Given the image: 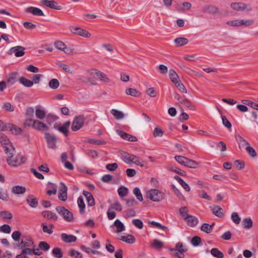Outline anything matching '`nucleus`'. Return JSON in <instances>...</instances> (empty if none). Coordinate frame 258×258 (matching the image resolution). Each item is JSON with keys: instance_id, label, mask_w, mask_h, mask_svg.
<instances>
[{"instance_id": "nucleus-46", "label": "nucleus", "mask_w": 258, "mask_h": 258, "mask_svg": "<svg viewBox=\"0 0 258 258\" xmlns=\"http://www.w3.org/2000/svg\"><path fill=\"white\" fill-rule=\"evenodd\" d=\"M0 217L3 219H11L13 218V215L8 211H4L0 213Z\"/></svg>"}, {"instance_id": "nucleus-42", "label": "nucleus", "mask_w": 258, "mask_h": 258, "mask_svg": "<svg viewBox=\"0 0 258 258\" xmlns=\"http://www.w3.org/2000/svg\"><path fill=\"white\" fill-rule=\"evenodd\" d=\"M52 253L56 258H61L63 255V253L61 249L58 247L53 248L52 251Z\"/></svg>"}, {"instance_id": "nucleus-57", "label": "nucleus", "mask_w": 258, "mask_h": 258, "mask_svg": "<svg viewBox=\"0 0 258 258\" xmlns=\"http://www.w3.org/2000/svg\"><path fill=\"white\" fill-rule=\"evenodd\" d=\"M128 192V189L125 187H120L118 189V193L120 197H123L125 196Z\"/></svg>"}, {"instance_id": "nucleus-55", "label": "nucleus", "mask_w": 258, "mask_h": 258, "mask_svg": "<svg viewBox=\"0 0 258 258\" xmlns=\"http://www.w3.org/2000/svg\"><path fill=\"white\" fill-rule=\"evenodd\" d=\"M54 128L57 129L58 131L63 134L66 136L68 135L69 130L63 125L60 127H58L56 124L54 125Z\"/></svg>"}, {"instance_id": "nucleus-62", "label": "nucleus", "mask_w": 258, "mask_h": 258, "mask_svg": "<svg viewBox=\"0 0 258 258\" xmlns=\"http://www.w3.org/2000/svg\"><path fill=\"white\" fill-rule=\"evenodd\" d=\"M146 93L150 97H155L156 96L157 93L154 88L151 87L147 89Z\"/></svg>"}, {"instance_id": "nucleus-39", "label": "nucleus", "mask_w": 258, "mask_h": 258, "mask_svg": "<svg viewBox=\"0 0 258 258\" xmlns=\"http://www.w3.org/2000/svg\"><path fill=\"white\" fill-rule=\"evenodd\" d=\"M42 230L45 233H47L49 234H51L52 233L53 231L52 229L53 228L54 226L52 224H49L48 226L46 225L44 223L42 224Z\"/></svg>"}, {"instance_id": "nucleus-52", "label": "nucleus", "mask_w": 258, "mask_h": 258, "mask_svg": "<svg viewBox=\"0 0 258 258\" xmlns=\"http://www.w3.org/2000/svg\"><path fill=\"white\" fill-rule=\"evenodd\" d=\"M152 246L155 248L160 249L163 246V243L160 240L155 239L152 243Z\"/></svg>"}, {"instance_id": "nucleus-49", "label": "nucleus", "mask_w": 258, "mask_h": 258, "mask_svg": "<svg viewBox=\"0 0 258 258\" xmlns=\"http://www.w3.org/2000/svg\"><path fill=\"white\" fill-rule=\"evenodd\" d=\"M38 247L40 249L47 251L50 248V246L46 242L41 241L39 243Z\"/></svg>"}, {"instance_id": "nucleus-7", "label": "nucleus", "mask_w": 258, "mask_h": 258, "mask_svg": "<svg viewBox=\"0 0 258 258\" xmlns=\"http://www.w3.org/2000/svg\"><path fill=\"white\" fill-rule=\"evenodd\" d=\"M56 211L59 215L63 217L66 221L71 222L73 220V214L64 207L61 206L57 207Z\"/></svg>"}, {"instance_id": "nucleus-24", "label": "nucleus", "mask_w": 258, "mask_h": 258, "mask_svg": "<svg viewBox=\"0 0 258 258\" xmlns=\"http://www.w3.org/2000/svg\"><path fill=\"white\" fill-rule=\"evenodd\" d=\"M176 47H181L188 43V40L184 37H178L174 40Z\"/></svg>"}, {"instance_id": "nucleus-53", "label": "nucleus", "mask_w": 258, "mask_h": 258, "mask_svg": "<svg viewBox=\"0 0 258 258\" xmlns=\"http://www.w3.org/2000/svg\"><path fill=\"white\" fill-rule=\"evenodd\" d=\"M163 131L159 127H156L153 131V135L154 137H161L163 135Z\"/></svg>"}, {"instance_id": "nucleus-15", "label": "nucleus", "mask_w": 258, "mask_h": 258, "mask_svg": "<svg viewBox=\"0 0 258 258\" xmlns=\"http://www.w3.org/2000/svg\"><path fill=\"white\" fill-rule=\"evenodd\" d=\"M41 3L42 5L52 9L60 10L62 9V7L58 5L57 3L54 1L42 0L41 1Z\"/></svg>"}, {"instance_id": "nucleus-8", "label": "nucleus", "mask_w": 258, "mask_h": 258, "mask_svg": "<svg viewBox=\"0 0 258 258\" xmlns=\"http://www.w3.org/2000/svg\"><path fill=\"white\" fill-rule=\"evenodd\" d=\"M54 46L58 50L68 54H73L75 53L74 49L68 47L67 45L60 40L55 41L54 43Z\"/></svg>"}, {"instance_id": "nucleus-16", "label": "nucleus", "mask_w": 258, "mask_h": 258, "mask_svg": "<svg viewBox=\"0 0 258 258\" xmlns=\"http://www.w3.org/2000/svg\"><path fill=\"white\" fill-rule=\"evenodd\" d=\"M34 246V241L31 237L23 238L18 246L21 249L22 247H33Z\"/></svg>"}, {"instance_id": "nucleus-30", "label": "nucleus", "mask_w": 258, "mask_h": 258, "mask_svg": "<svg viewBox=\"0 0 258 258\" xmlns=\"http://www.w3.org/2000/svg\"><path fill=\"white\" fill-rule=\"evenodd\" d=\"M169 76L170 80L174 84L180 81L178 74L173 70H170L169 71Z\"/></svg>"}, {"instance_id": "nucleus-28", "label": "nucleus", "mask_w": 258, "mask_h": 258, "mask_svg": "<svg viewBox=\"0 0 258 258\" xmlns=\"http://www.w3.org/2000/svg\"><path fill=\"white\" fill-rule=\"evenodd\" d=\"M213 213L218 217H222L224 214L222 212V209L219 206H215L211 208Z\"/></svg>"}, {"instance_id": "nucleus-45", "label": "nucleus", "mask_w": 258, "mask_h": 258, "mask_svg": "<svg viewBox=\"0 0 258 258\" xmlns=\"http://www.w3.org/2000/svg\"><path fill=\"white\" fill-rule=\"evenodd\" d=\"M59 85V82L56 79H52L49 82V86L53 89H57Z\"/></svg>"}, {"instance_id": "nucleus-17", "label": "nucleus", "mask_w": 258, "mask_h": 258, "mask_svg": "<svg viewBox=\"0 0 258 258\" xmlns=\"http://www.w3.org/2000/svg\"><path fill=\"white\" fill-rule=\"evenodd\" d=\"M184 220L186 222L188 226L192 227L196 226L199 222L197 218L190 215L186 216Z\"/></svg>"}, {"instance_id": "nucleus-19", "label": "nucleus", "mask_w": 258, "mask_h": 258, "mask_svg": "<svg viewBox=\"0 0 258 258\" xmlns=\"http://www.w3.org/2000/svg\"><path fill=\"white\" fill-rule=\"evenodd\" d=\"M116 132L123 139L131 142L137 141V139L135 136H132L118 130H116Z\"/></svg>"}, {"instance_id": "nucleus-14", "label": "nucleus", "mask_w": 258, "mask_h": 258, "mask_svg": "<svg viewBox=\"0 0 258 258\" xmlns=\"http://www.w3.org/2000/svg\"><path fill=\"white\" fill-rule=\"evenodd\" d=\"M58 198L62 201H66L67 200V187L63 183H60V186L59 189Z\"/></svg>"}, {"instance_id": "nucleus-23", "label": "nucleus", "mask_w": 258, "mask_h": 258, "mask_svg": "<svg viewBox=\"0 0 258 258\" xmlns=\"http://www.w3.org/2000/svg\"><path fill=\"white\" fill-rule=\"evenodd\" d=\"M42 215L44 218H47L49 220H53L54 221H56L58 218L57 215L55 213L48 211L43 212L42 213Z\"/></svg>"}, {"instance_id": "nucleus-35", "label": "nucleus", "mask_w": 258, "mask_h": 258, "mask_svg": "<svg viewBox=\"0 0 258 258\" xmlns=\"http://www.w3.org/2000/svg\"><path fill=\"white\" fill-rule=\"evenodd\" d=\"M125 93L127 95H131L134 97L139 96L141 95L140 92L134 88H127L125 90Z\"/></svg>"}, {"instance_id": "nucleus-41", "label": "nucleus", "mask_w": 258, "mask_h": 258, "mask_svg": "<svg viewBox=\"0 0 258 258\" xmlns=\"http://www.w3.org/2000/svg\"><path fill=\"white\" fill-rule=\"evenodd\" d=\"M201 230L209 234L212 231V227L208 223H204L201 227Z\"/></svg>"}, {"instance_id": "nucleus-60", "label": "nucleus", "mask_w": 258, "mask_h": 258, "mask_svg": "<svg viewBox=\"0 0 258 258\" xmlns=\"http://www.w3.org/2000/svg\"><path fill=\"white\" fill-rule=\"evenodd\" d=\"M172 188L177 197H178L180 199H181L182 200H184L183 196L180 192L179 190L177 189L174 185H172Z\"/></svg>"}, {"instance_id": "nucleus-38", "label": "nucleus", "mask_w": 258, "mask_h": 258, "mask_svg": "<svg viewBox=\"0 0 258 258\" xmlns=\"http://www.w3.org/2000/svg\"><path fill=\"white\" fill-rule=\"evenodd\" d=\"M211 253L213 256L217 258H223L224 254L216 248H213L211 250Z\"/></svg>"}, {"instance_id": "nucleus-20", "label": "nucleus", "mask_w": 258, "mask_h": 258, "mask_svg": "<svg viewBox=\"0 0 258 258\" xmlns=\"http://www.w3.org/2000/svg\"><path fill=\"white\" fill-rule=\"evenodd\" d=\"M7 130H10L13 134L15 135H20L22 133V129L21 128L12 124H7Z\"/></svg>"}, {"instance_id": "nucleus-33", "label": "nucleus", "mask_w": 258, "mask_h": 258, "mask_svg": "<svg viewBox=\"0 0 258 258\" xmlns=\"http://www.w3.org/2000/svg\"><path fill=\"white\" fill-rule=\"evenodd\" d=\"M226 24L231 27H241L240 19L229 20L226 22Z\"/></svg>"}, {"instance_id": "nucleus-36", "label": "nucleus", "mask_w": 258, "mask_h": 258, "mask_svg": "<svg viewBox=\"0 0 258 258\" xmlns=\"http://www.w3.org/2000/svg\"><path fill=\"white\" fill-rule=\"evenodd\" d=\"M242 226L246 229H249L252 227V221L249 218H245L242 221Z\"/></svg>"}, {"instance_id": "nucleus-26", "label": "nucleus", "mask_w": 258, "mask_h": 258, "mask_svg": "<svg viewBox=\"0 0 258 258\" xmlns=\"http://www.w3.org/2000/svg\"><path fill=\"white\" fill-rule=\"evenodd\" d=\"M114 226L116 228V233H120L125 230V226L118 219L115 221Z\"/></svg>"}, {"instance_id": "nucleus-47", "label": "nucleus", "mask_w": 258, "mask_h": 258, "mask_svg": "<svg viewBox=\"0 0 258 258\" xmlns=\"http://www.w3.org/2000/svg\"><path fill=\"white\" fill-rule=\"evenodd\" d=\"M81 81L86 84H90L92 86H95L97 84V83L95 81H92L91 79L87 77H83L81 78Z\"/></svg>"}, {"instance_id": "nucleus-61", "label": "nucleus", "mask_w": 258, "mask_h": 258, "mask_svg": "<svg viewBox=\"0 0 258 258\" xmlns=\"http://www.w3.org/2000/svg\"><path fill=\"white\" fill-rule=\"evenodd\" d=\"M182 104H184L185 106L189 108L190 110H195L196 109L195 106L191 103V102L189 100H188L186 98L185 99H184V101Z\"/></svg>"}, {"instance_id": "nucleus-1", "label": "nucleus", "mask_w": 258, "mask_h": 258, "mask_svg": "<svg viewBox=\"0 0 258 258\" xmlns=\"http://www.w3.org/2000/svg\"><path fill=\"white\" fill-rule=\"evenodd\" d=\"M0 142L4 146L7 154V161L10 166L16 167L26 162V158L25 157L18 156L16 160L12 161L11 160V158L16 154V152L9 138L2 133H0Z\"/></svg>"}, {"instance_id": "nucleus-37", "label": "nucleus", "mask_w": 258, "mask_h": 258, "mask_svg": "<svg viewBox=\"0 0 258 258\" xmlns=\"http://www.w3.org/2000/svg\"><path fill=\"white\" fill-rule=\"evenodd\" d=\"M119 239L128 243H133L135 240L134 237L130 234L127 235L126 236H121Z\"/></svg>"}, {"instance_id": "nucleus-59", "label": "nucleus", "mask_w": 258, "mask_h": 258, "mask_svg": "<svg viewBox=\"0 0 258 258\" xmlns=\"http://www.w3.org/2000/svg\"><path fill=\"white\" fill-rule=\"evenodd\" d=\"M234 164L236 168L239 170L242 169L245 166L244 162L239 160H235L234 162Z\"/></svg>"}, {"instance_id": "nucleus-6", "label": "nucleus", "mask_w": 258, "mask_h": 258, "mask_svg": "<svg viewBox=\"0 0 258 258\" xmlns=\"http://www.w3.org/2000/svg\"><path fill=\"white\" fill-rule=\"evenodd\" d=\"M85 118L83 115L76 116L72 122V130L76 132L81 129L84 125Z\"/></svg>"}, {"instance_id": "nucleus-13", "label": "nucleus", "mask_w": 258, "mask_h": 258, "mask_svg": "<svg viewBox=\"0 0 258 258\" xmlns=\"http://www.w3.org/2000/svg\"><path fill=\"white\" fill-rule=\"evenodd\" d=\"M33 128L39 131H47L49 130V127L44 122L38 120L34 121Z\"/></svg>"}, {"instance_id": "nucleus-32", "label": "nucleus", "mask_w": 258, "mask_h": 258, "mask_svg": "<svg viewBox=\"0 0 258 258\" xmlns=\"http://www.w3.org/2000/svg\"><path fill=\"white\" fill-rule=\"evenodd\" d=\"M254 23V21L252 19H240L241 27H248L252 26Z\"/></svg>"}, {"instance_id": "nucleus-25", "label": "nucleus", "mask_w": 258, "mask_h": 258, "mask_svg": "<svg viewBox=\"0 0 258 258\" xmlns=\"http://www.w3.org/2000/svg\"><path fill=\"white\" fill-rule=\"evenodd\" d=\"M26 190V188L24 186L20 185L14 186L12 188V192L16 195L23 194Z\"/></svg>"}, {"instance_id": "nucleus-4", "label": "nucleus", "mask_w": 258, "mask_h": 258, "mask_svg": "<svg viewBox=\"0 0 258 258\" xmlns=\"http://www.w3.org/2000/svg\"><path fill=\"white\" fill-rule=\"evenodd\" d=\"M146 197L152 201L159 202L164 199L165 195L157 189H151L147 192Z\"/></svg>"}, {"instance_id": "nucleus-27", "label": "nucleus", "mask_w": 258, "mask_h": 258, "mask_svg": "<svg viewBox=\"0 0 258 258\" xmlns=\"http://www.w3.org/2000/svg\"><path fill=\"white\" fill-rule=\"evenodd\" d=\"M35 115L38 119L42 120L46 117V112L44 110L37 107L35 110Z\"/></svg>"}, {"instance_id": "nucleus-58", "label": "nucleus", "mask_w": 258, "mask_h": 258, "mask_svg": "<svg viewBox=\"0 0 258 258\" xmlns=\"http://www.w3.org/2000/svg\"><path fill=\"white\" fill-rule=\"evenodd\" d=\"M2 108L7 111L13 112L14 110L13 106L9 102L4 103Z\"/></svg>"}, {"instance_id": "nucleus-9", "label": "nucleus", "mask_w": 258, "mask_h": 258, "mask_svg": "<svg viewBox=\"0 0 258 258\" xmlns=\"http://www.w3.org/2000/svg\"><path fill=\"white\" fill-rule=\"evenodd\" d=\"M45 138L47 144L48 148L55 149L56 148V138L48 133H45Z\"/></svg>"}, {"instance_id": "nucleus-48", "label": "nucleus", "mask_w": 258, "mask_h": 258, "mask_svg": "<svg viewBox=\"0 0 258 258\" xmlns=\"http://www.w3.org/2000/svg\"><path fill=\"white\" fill-rule=\"evenodd\" d=\"M231 219L233 223L237 225L240 223L241 218L236 212H233L231 214Z\"/></svg>"}, {"instance_id": "nucleus-50", "label": "nucleus", "mask_w": 258, "mask_h": 258, "mask_svg": "<svg viewBox=\"0 0 258 258\" xmlns=\"http://www.w3.org/2000/svg\"><path fill=\"white\" fill-rule=\"evenodd\" d=\"M78 204L80 209V212L81 213L84 212V209L85 208V204L84 202V200L82 197H80L78 199Z\"/></svg>"}, {"instance_id": "nucleus-40", "label": "nucleus", "mask_w": 258, "mask_h": 258, "mask_svg": "<svg viewBox=\"0 0 258 258\" xmlns=\"http://www.w3.org/2000/svg\"><path fill=\"white\" fill-rule=\"evenodd\" d=\"M181 7H179L178 10L180 11H186L189 10L191 8V4L187 2H183Z\"/></svg>"}, {"instance_id": "nucleus-21", "label": "nucleus", "mask_w": 258, "mask_h": 258, "mask_svg": "<svg viewBox=\"0 0 258 258\" xmlns=\"http://www.w3.org/2000/svg\"><path fill=\"white\" fill-rule=\"evenodd\" d=\"M62 239L67 243L75 242L77 240V237L73 235H68L66 233H62L61 235Z\"/></svg>"}, {"instance_id": "nucleus-63", "label": "nucleus", "mask_w": 258, "mask_h": 258, "mask_svg": "<svg viewBox=\"0 0 258 258\" xmlns=\"http://www.w3.org/2000/svg\"><path fill=\"white\" fill-rule=\"evenodd\" d=\"M30 247H22V252H23L25 255L26 254L28 255H32L33 254V247L32 248H29Z\"/></svg>"}, {"instance_id": "nucleus-12", "label": "nucleus", "mask_w": 258, "mask_h": 258, "mask_svg": "<svg viewBox=\"0 0 258 258\" xmlns=\"http://www.w3.org/2000/svg\"><path fill=\"white\" fill-rule=\"evenodd\" d=\"M203 12L210 15H216L219 12V9L213 5H205L203 7Z\"/></svg>"}, {"instance_id": "nucleus-29", "label": "nucleus", "mask_w": 258, "mask_h": 258, "mask_svg": "<svg viewBox=\"0 0 258 258\" xmlns=\"http://www.w3.org/2000/svg\"><path fill=\"white\" fill-rule=\"evenodd\" d=\"M19 81L21 84L26 87H31L34 84L33 81L26 79L24 77H20L19 79Z\"/></svg>"}, {"instance_id": "nucleus-3", "label": "nucleus", "mask_w": 258, "mask_h": 258, "mask_svg": "<svg viewBox=\"0 0 258 258\" xmlns=\"http://www.w3.org/2000/svg\"><path fill=\"white\" fill-rule=\"evenodd\" d=\"M231 9L237 12L249 13L253 10L251 4L243 2H233L230 4Z\"/></svg>"}, {"instance_id": "nucleus-43", "label": "nucleus", "mask_w": 258, "mask_h": 258, "mask_svg": "<svg viewBox=\"0 0 258 258\" xmlns=\"http://www.w3.org/2000/svg\"><path fill=\"white\" fill-rule=\"evenodd\" d=\"M176 87L182 93H187V91L185 86L180 81H178L174 83Z\"/></svg>"}, {"instance_id": "nucleus-34", "label": "nucleus", "mask_w": 258, "mask_h": 258, "mask_svg": "<svg viewBox=\"0 0 258 258\" xmlns=\"http://www.w3.org/2000/svg\"><path fill=\"white\" fill-rule=\"evenodd\" d=\"M235 138L236 140L238 142L239 147L240 146H249L248 142L245 140L244 138H243L240 135H236L235 136Z\"/></svg>"}, {"instance_id": "nucleus-56", "label": "nucleus", "mask_w": 258, "mask_h": 258, "mask_svg": "<svg viewBox=\"0 0 258 258\" xmlns=\"http://www.w3.org/2000/svg\"><path fill=\"white\" fill-rule=\"evenodd\" d=\"M16 74H12L8 77L7 81L11 85L14 84L17 82Z\"/></svg>"}, {"instance_id": "nucleus-31", "label": "nucleus", "mask_w": 258, "mask_h": 258, "mask_svg": "<svg viewBox=\"0 0 258 258\" xmlns=\"http://www.w3.org/2000/svg\"><path fill=\"white\" fill-rule=\"evenodd\" d=\"M27 202L28 204L32 208H35L38 205V202L36 198L33 195H29L27 198Z\"/></svg>"}, {"instance_id": "nucleus-18", "label": "nucleus", "mask_w": 258, "mask_h": 258, "mask_svg": "<svg viewBox=\"0 0 258 258\" xmlns=\"http://www.w3.org/2000/svg\"><path fill=\"white\" fill-rule=\"evenodd\" d=\"M26 13H31L35 16H44V13L41 10L38 8L30 7L27 8L25 10Z\"/></svg>"}, {"instance_id": "nucleus-11", "label": "nucleus", "mask_w": 258, "mask_h": 258, "mask_svg": "<svg viewBox=\"0 0 258 258\" xmlns=\"http://www.w3.org/2000/svg\"><path fill=\"white\" fill-rule=\"evenodd\" d=\"M25 48L21 46H17L12 47L8 51V53L10 55L15 53L16 57H21L25 54L24 50Z\"/></svg>"}, {"instance_id": "nucleus-10", "label": "nucleus", "mask_w": 258, "mask_h": 258, "mask_svg": "<svg viewBox=\"0 0 258 258\" xmlns=\"http://www.w3.org/2000/svg\"><path fill=\"white\" fill-rule=\"evenodd\" d=\"M71 31L74 34L79 35L85 38H89L91 34L87 31L78 27H72L70 28Z\"/></svg>"}, {"instance_id": "nucleus-44", "label": "nucleus", "mask_w": 258, "mask_h": 258, "mask_svg": "<svg viewBox=\"0 0 258 258\" xmlns=\"http://www.w3.org/2000/svg\"><path fill=\"white\" fill-rule=\"evenodd\" d=\"M97 77L101 81L104 82L109 83L110 81V80L107 77V76L104 73L100 71L99 73H98Z\"/></svg>"}, {"instance_id": "nucleus-22", "label": "nucleus", "mask_w": 258, "mask_h": 258, "mask_svg": "<svg viewBox=\"0 0 258 258\" xmlns=\"http://www.w3.org/2000/svg\"><path fill=\"white\" fill-rule=\"evenodd\" d=\"M110 112L117 120L122 119L125 116V114L123 112L115 109H111Z\"/></svg>"}, {"instance_id": "nucleus-51", "label": "nucleus", "mask_w": 258, "mask_h": 258, "mask_svg": "<svg viewBox=\"0 0 258 258\" xmlns=\"http://www.w3.org/2000/svg\"><path fill=\"white\" fill-rule=\"evenodd\" d=\"M134 194L136 196L137 199L142 202L143 201L142 195L140 189L138 187H135L133 190Z\"/></svg>"}, {"instance_id": "nucleus-54", "label": "nucleus", "mask_w": 258, "mask_h": 258, "mask_svg": "<svg viewBox=\"0 0 258 258\" xmlns=\"http://www.w3.org/2000/svg\"><path fill=\"white\" fill-rule=\"evenodd\" d=\"M246 150L251 157L255 158L256 156V153L255 150L249 145L246 146Z\"/></svg>"}, {"instance_id": "nucleus-5", "label": "nucleus", "mask_w": 258, "mask_h": 258, "mask_svg": "<svg viewBox=\"0 0 258 258\" xmlns=\"http://www.w3.org/2000/svg\"><path fill=\"white\" fill-rule=\"evenodd\" d=\"M169 250L173 252V255L178 258H184V253L187 250L186 247L181 242H177L174 248H171Z\"/></svg>"}, {"instance_id": "nucleus-2", "label": "nucleus", "mask_w": 258, "mask_h": 258, "mask_svg": "<svg viewBox=\"0 0 258 258\" xmlns=\"http://www.w3.org/2000/svg\"><path fill=\"white\" fill-rule=\"evenodd\" d=\"M231 9L237 12L249 13L253 10L251 4L243 2H233L230 4Z\"/></svg>"}, {"instance_id": "nucleus-64", "label": "nucleus", "mask_w": 258, "mask_h": 258, "mask_svg": "<svg viewBox=\"0 0 258 258\" xmlns=\"http://www.w3.org/2000/svg\"><path fill=\"white\" fill-rule=\"evenodd\" d=\"M132 223L134 225L139 229H142L143 227V223L140 219H134L132 221Z\"/></svg>"}]
</instances>
